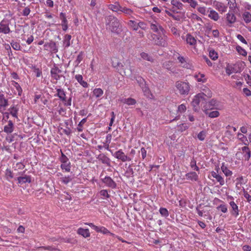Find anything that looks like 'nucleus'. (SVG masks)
I'll return each instance as SVG.
<instances>
[{"instance_id": "1", "label": "nucleus", "mask_w": 251, "mask_h": 251, "mask_svg": "<svg viewBox=\"0 0 251 251\" xmlns=\"http://www.w3.org/2000/svg\"><path fill=\"white\" fill-rule=\"evenodd\" d=\"M105 25L112 32L119 34L122 31V25L120 21L113 15H109L105 18Z\"/></svg>"}, {"instance_id": "2", "label": "nucleus", "mask_w": 251, "mask_h": 251, "mask_svg": "<svg viewBox=\"0 0 251 251\" xmlns=\"http://www.w3.org/2000/svg\"><path fill=\"white\" fill-rule=\"evenodd\" d=\"M112 66L116 68L118 71L123 70L124 73L126 75L130 76L133 73L132 67L130 66V61L126 60L124 63V65L119 62L117 59L112 60Z\"/></svg>"}, {"instance_id": "3", "label": "nucleus", "mask_w": 251, "mask_h": 251, "mask_svg": "<svg viewBox=\"0 0 251 251\" xmlns=\"http://www.w3.org/2000/svg\"><path fill=\"white\" fill-rule=\"evenodd\" d=\"M211 96L212 93L209 90H208L207 95L203 93H199L195 96L191 102V103L194 107H196V106L199 105L200 103L202 104V103H204L205 101V96L209 98L211 97Z\"/></svg>"}, {"instance_id": "4", "label": "nucleus", "mask_w": 251, "mask_h": 251, "mask_svg": "<svg viewBox=\"0 0 251 251\" xmlns=\"http://www.w3.org/2000/svg\"><path fill=\"white\" fill-rule=\"evenodd\" d=\"M12 25V20L3 19L0 22V34H7L11 32L12 30L10 29V26Z\"/></svg>"}, {"instance_id": "5", "label": "nucleus", "mask_w": 251, "mask_h": 251, "mask_svg": "<svg viewBox=\"0 0 251 251\" xmlns=\"http://www.w3.org/2000/svg\"><path fill=\"white\" fill-rule=\"evenodd\" d=\"M176 85L180 94H188L190 90V85L188 83L178 81L176 82Z\"/></svg>"}, {"instance_id": "6", "label": "nucleus", "mask_w": 251, "mask_h": 251, "mask_svg": "<svg viewBox=\"0 0 251 251\" xmlns=\"http://www.w3.org/2000/svg\"><path fill=\"white\" fill-rule=\"evenodd\" d=\"M57 94L55 95L58 97L59 99L62 100L66 106H70L71 105L72 99L70 98L68 100H66V93L63 89L56 88Z\"/></svg>"}, {"instance_id": "7", "label": "nucleus", "mask_w": 251, "mask_h": 251, "mask_svg": "<svg viewBox=\"0 0 251 251\" xmlns=\"http://www.w3.org/2000/svg\"><path fill=\"white\" fill-rule=\"evenodd\" d=\"M112 154L114 157L120 160L122 162L131 161L132 159L131 157L126 155L121 149Z\"/></svg>"}, {"instance_id": "8", "label": "nucleus", "mask_w": 251, "mask_h": 251, "mask_svg": "<svg viewBox=\"0 0 251 251\" xmlns=\"http://www.w3.org/2000/svg\"><path fill=\"white\" fill-rule=\"evenodd\" d=\"M85 225L89 226L93 229H94L97 232H100L103 234H106L108 233H110V234L112 236H114L115 234L110 232V231L105 227L102 226H98L95 225L93 223H85Z\"/></svg>"}, {"instance_id": "9", "label": "nucleus", "mask_w": 251, "mask_h": 251, "mask_svg": "<svg viewBox=\"0 0 251 251\" xmlns=\"http://www.w3.org/2000/svg\"><path fill=\"white\" fill-rule=\"evenodd\" d=\"M62 71L55 65L51 69L50 75L52 78L56 80H59L62 77L65 78V76L62 74Z\"/></svg>"}, {"instance_id": "10", "label": "nucleus", "mask_w": 251, "mask_h": 251, "mask_svg": "<svg viewBox=\"0 0 251 251\" xmlns=\"http://www.w3.org/2000/svg\"><path fill=\"white\" fill-rule=\"evenodd\" d=\"M228 199H230L231 200H233L234 198L232 196H229L228 197ZM229 204L231 208V210H230L231 214L237 217L239 214V209L238 206L233 201H231L229 202Z\"/></svg>"}, {"instance_id": "11", "label": "nucleus", "mask_w": 251, "mask_h": 251, "mask_svg": "<svg viewBox=\"0 0 251 251\" xmlns=\"http://www.w3.org/2000/svg\"><path fill=\"white\" fill-rule=\"evenodd\" d=\"M210 173L211 176L215 178V179H211L210 176H208V177L211 179L213 182H218L221 186H223L225 184V181L224 178L219 174V173H217V172L215 171H212Z\"/></svg>"}, {"instance_id": "12", "label": "nucleus", "mask_w": 251, "mask_h": 251, "mask_svg": "<svg viewBox=\"0 0 251 251\" xmlns=\"http://www.w3.org/2000/svg\"><path fill=\"white\" fill-rule=\"evenodd\" d=\"M8 105V96H5L3 91L0 92V109H5Z\"/></svg>"}, {"instance_id": "13", "label": "nucleus", "mask_w": 251, "mask_h": 251, "mask_svg": "<svg viewBox=\"0 0 251 251\" xmlns=\"http://www.w3.org/2000/svg\"><path fill=\"white\" fill-rule=\"evenodd\" d=\"M209 109L205 110H220L221 108V103L216 100L212 99L209 102Z\"/></svg>"}, {"instance_id": "14", "label": "nucleus", "mask_w": 251, "mask_h": 251, "mask_svg": "<svg viewBox=\"0 0 251 251\" xmlns=\"http://www.w3.org/2000/svg\"><path fill=\"white\" fill-rule=\"evenodd\" d=\"M102 181L109 187L112 188H115L116 187V182L110 176H105L102 179Z\"/></svg>"}, {"instance_id": "15", "label": "nucleus", "mask_w": 251, "mask_h": 251, "mask_svg": "<svg viewBox=\"0 0 251 251\" xmlns=\"http://www.w3.org/2000/svg\"><path fill=\"white\" fill-rule=\"evenodd\" d=\"M97 158L102 163L105 164L108 166L110 165V160L105 154L100 153L98 155Z\"/></svg>"}, {"instance_id": "16", "label": "nucleus", "mask_w": 251, "mask_h": 251, "mask_svg": "<svg viewBox=\"0 0 251 251\" xmlns=\"http://www.w3.org/2000/svg\"><path fill=\"white\" fill-rule=\"evenodd\" d=\"M187 179L191 180V181H197L199 179V176L198 174H197L195 172H191L187 173L185 175Z\"/></svg>"}, {"instance_id": "17", "label": "nucleus", "mask_w": 251, "mask_h": 251, "mask_svg": "<svg viewBox=\"0 0 251 251\" xmlns=\"http://www.w3.org/2000/svg\"><path fill=\"white\" fill-rule=\"evenodd\" d=\"M77 233L84 238H87L90 236V233L88 228L84 229L82 227H79L77 230Z\"/></svg>"}, {"instance_id": "18", "label": "nucleus", "mask_w": 251, "mask_h": 251, "mask_svg": "<svg viewBox=\"0 0 251 251\" xmlns=\"http://www.w3.org/2000/svg\"><path fill=\"white\" fill-rule=\"evenodd\" d=\"M151 28L154 32H156L157 33H159L160 31H161L162 33H163L164 31V29L162 27V26H161L159 24H158L157 23L151 24Z\"/></svg>"}, {"instance_id": "19", "label": "nucleus", "mask_w": 251, "mask_h": 251, "mask_svg": "<svg viewBox=\"0 0 251 251\" xmlns=\"http://www.w3.org/2000/svg\"><path fill=\"white\" fill-rule=\"evenodd\" d=\"M241 150L243 152L244 157L245 158V160L246 161L249 160L251 158V151L248 146H245L241 148Z\"/></svg>"}, {"instance_id": "20", "label": "nucleus", "mask_w": 251, "mask_h": 251, "mask_svg": "<svg viewBox=\"0 0 251 251\" xmlns=\"http://www.w3.org/2000/svg\"><path fill=\"white\" fill-rule=\"evenodd\" d=\"M44 47L50 48V50L54 52H57L58 51L56 43L53 41H51L49 43H46L44 45Z\"/></svg>"}, {"instance_id": "21", "label": "nucleus", "mask_w": 251, "mask_h": 251, "mask_svg": "<svg viewBox=\"0 0 251 251\" xmlns=\"http://www.w3.org/2000/svg\"><path fill=\"white\" fill-rule=\"evenodd\" d=\"M221 169L226 177H230L233 174L232 172L228 169L225 165V163L222 164Z\"/></svg>"}, {"instance_id": "22", "label": "nucleus", "mask_w": 251, "mask_h": 251, "mask_svg": "<svg viewBox=\"0 0 251 251\" xmlns=\"http://www.w3.org/2000/svg\"><path fill=\"white\" fill-rule=\"evenodd\" d=\"M14 125L13 122L9 120L8 124L4 126L3 131L7 133H11L13 131Z\"/></svg>"}, {"instance_id": "23", "label": "nucleus", "mask_w": 251, "mask_h": 251, "mask_svg": "<svg viewBox=\"0 0 251 251\" xmlns=\"http://www.w3.org/2000/svg\"><path fill=\"white\" fill-rule=\"evenodd\" d=\"M108 7L110 10L116 12L120 11L122 7L119 2H116L113 4H109Z\"/></svg>"}, {"instance_id": "24", "label": "nucleus", "mask_w": 251, "mask_h": 251, "mask_svg": "<svg viewBox=\"0 0 251 251\" xmlns=\"http://www.w3.org/2000/svg\"><path fill=\"white\" fill-rule=\"evenodd\" d=\"M17 180L20 184H24L26 182L30 183L31 182V177L28 176H20L17 178Z\"/></svg>"}, {"instance_id": "25", "label": "nucleus", "mask_w": 251, "mask_h": 251, "mask_svg": "<svg viewBox=\"0 0 251 251\" xmlns=\"http://www.w3.org/2000/svg\"><path fill=\"white\" fill-rule=\"evenodd\" d=\"M75 79L83 87L87 88L88 86V84L86 81L83 80V77L80 75H77L75 76Z\"/></svg>"}, {"instance_id": "26", "label": "nucleus", "mask_w": 251, "mask_h": 251, "mask_svg": "<svg viewBox=\"0 0 251 251\" xmlns=\"http://www.w3.org/2000/svg\"><path fill=\"white\" fill-rule=\"evenodd\" d=\"M186 41L187 44L191 46L195 45L196 44V40L190 34H187L186 35Z\"/></svg>"}, {"instance_id": "27", "label": "nucleus", "mask_w": 251, "mask_h": 251, "mask_svg": "<svg viewBox=\"0 0 251 251\" xmlns=\"http://www.w3.org/2000/svg\"><path fill=\"white\" fill-rule=\"evenodd\" d=\"M226 19L228 23L230 24L234 23L236 20V16L232 13H228L226 14Z\"/></svg>"}, {"instance_id": "28", "label": "nucleus", "mask_w": 251, "mask_h": 251, "mask_svg": "<svg viewBox=\"0 0 251 251\" xmlns=\"http://www.w3.org/2000/svg\"><path fill=\"white\" fill-rule=\"evenodd\" d=\"M73 179V177L70 176H64L59 178V181L63 184L67 185L70 183Z\"/></svg>"}, {"instance_id": "29", "label": "nucleus", "mask_w": 251, "mask_h": 251, "mask_svg": "<svg viewBox=\"0 0 251 251\" xmlns=\"http://www.w3.org/2000/svg\"><path fill=\"white\" fill-rule=\"evenodd\" d=\"M155 44L156 45L160 46L162 47H165L167 45V43L161 36H157L156 40H155Z\"/></svg>"}, {"instance_id": "30", "label": "nucleus", "mask_w": 251, "mask_h": 251, "mask_svg": "<svg viewBox=\"0 0 251 251\" xmlns=\"http://www.w3.org/2000/svg\"><path fill=\"white\" fill-rule=\"evenodd\" d=\"M208 17L215 21H218L219 19L218 13L213 10H211L208 14Z\"/></svg>"}, {"instance_id": "31", "label": "nucleus", "mask_w": 251, "mask_h": 251, "mask_svg": "<svg viewBox=\"0 0 251 251\" xmlns=\"http://www.w3.org/2000/svg\"><path fill=\"white\" fill-rule=\"evenodd\" d=\"M171 4L173 5V7L176 8L177 9L179 10H182L183 9V5L180 1H177L176 0H172Z\"/></svg>"}, {"instance_id": "32", "label": "nucleus", "mask_w": 251, "mask_h": 251, "mask_svg": "<svg viewBox=\"0 0 251 251\" xmlns=\"http://www.w3.org/2000/svg\"><path fill=\"white\" fill-rule=\"evenodd\" d=\"M60 167L62 170H64L66 172H70L71 168V163L68 161L66 163H61Z\"/></svg>"}, {"instance_id": "33", "label": "nucleus", "mask_w": 251, "mask_h": 251, "mask_svg": "<svg viewBox=\"0 0 251 251\" xmlns=\"http://www.w3.org/2000/svg\"><path fill=\"white\" fill-rule=\"evenodd\" d=\"M195 77L197 79L198 82L204 83L206 81L207 79L205 77V75L203 74L199 73L195 75Z\"/></svg>"}, {"instance_id": "34", "label": "nucleus", "mask_w": 251, "mask_h": 251, "mask_svg": "<svg viewBox=\"0 0 251 251\" xmlns=\"http://www.w3.org/2000/svg\"><path fill=\"white\" fill-rule=\"evenodd\" d=\"M140 55H141L142 58L144 60H147L151 62H153L154 61V59L152 58V57L146 52H142L140 54Z\"/></svg>"}, {"instance_id": "35", "label": "nucleus", "mask_w": 251, "mask_h": 251, "mask_svg": "<svg viewBox=\"0 0 251 251\" xmlns=\"http://www.w3.org/2000/svg\"><path fill=\"white\" fill-rule=\"evenodd\" d=\"M71 38V35L69 34H67L65 36L63 40V45L65 48H68L70 46V40Z\"/></svg>"}, {"instance_id": "36", "label": "nucleus", "mask_w": 251, "mask_h": 251, "mask_svg": "<svg viewBox=\"0 0 251 251\" xmlns=\"http://www.w3.org/2000/svg\"><path fill=\"white\" fill-rule=\"evenodd\" d=\"M13 166L15 171L23 170L25 167V165L22 162H17L15 164H13Z\"/></svg>"}, {"instance_id": "37", "label": "nucleus", "mask_w": 251, "mask_h": 251, "mask_svg": "<svg viewBox=\"0 0 251 251\" xmlns=\"http://www.w3.org/2000/svg\"><path fill=\"white\" fill-rule=\"evenodd\" d=\"M237 137L240 141L243 142L245 145L248 146L249 142L247 140V138L243 134L238 133L237 134Z\"/></svg>"}, {"instance_id": "38", "label": "nucleus", "mask_w": 251, "mask_h": 251, "mask_svg": "<svg viewBox=\"0 0 251 251\" xmlns=\"http://www.w3.org/2000/svg\"><path fill=\"white\" fill-rule=\"evenodd\" d=\"M190 126L189 124L183 123L177 126V130L183 132L187 130Z\"/></svg>"}, {"instance_id": "39", "label": "nucleus", "mask_w": 251, "mask_h": 251, "mask_svg": "<svg viewBox=\"0 0 251 251\" xmlns=\"http://www.w3.org/2000/svg\"><path fill=\"white\" fill-rule=\"evenodd\" d=\"M103 94V91L100 88H95L93 90V95L97 98L100 97Z\"/></svg>"}, {"instance_id": "40", "label": "nucleus", "mask_w": 251, "mask_h": 251, "mask_svg": "<svg viewBox=\"0 0 251 251\" xmlns=\"http://www.w3.org/2000/svg\"><path fill=\"white\" fill-rule=\"evenodd\" d=\"M215 6L216 9H218L219 11L224 12L226 11V7L222 2H217L215 4Z\"/></svg>"}, {"instance_id": "41", "label": "nucleus", "mask_w": 251, "mask_h": 251, "mask_svg": "<svg viewBox=\"0 0 251 251\" xmlns=\"http://www.w3.org/2000/svg\"><path fill=\"white\" fill-rule=\"evenodd\" d=\"M134 78L136 79L140 87L146 84L145 79L140 76H134Z\"/></svg>"}, {"instance_id": "42", "label": "nucleus", "mask_w": 251, "mask_h": 251, "mask_svg": "<svg viewBox=\"0 0 251 251\" xmlns=\"http://www.w3.org/2000/svg\"><path fill=\"white\" fill-rule=\"evenodd\" d=\"M243 18L246 23H249L251 21V14L249 12H245Z\"/></svg>"}, {"instance_id": "43", "label": "nucleus", "mask_w": 251, "mask_h": 251, "mask_svg": "<svg viewBox=\"0 0 251 251\" xmlns=\"http://www.w3.org/2000/svg\"><path fill=\"white\" fill-rule=\"evenodd\" d=\"M60 198L63 201L67 200L71 201L72 200V196L66 192H64V194H61L60 195Z\"/></svg>"}, {"instance_id": "44", "label": "nucleus", "mask_w": 251, "mask_h": 251, "mask_svg": "<svg viewBox=\"0 0 251 251\" xmlns=\"http://www.w3.org/2000/svg\"><path fill=\"white\" fill-rule=\"evenodd\" d=\"M205 114L210 118H216L219 116L218 111H212L209 112V111H205Z\"/></svg>"}, {"instance_id": "45", "label": "nucleus", "mask_w": 251, "mask_h": 251, "mask_svg": "<svg viewBox=\"0 0 251 251\" xmlns=\"http://www.w3.org/2000/svg\"><path fill=\"white\" fill-rule=\"evenodd\" d=\"M181 1L184 3H188L190 6L195 8L198 5V2L195 0H181Z\"/></svg>"}, {"instance_id": "46", "label": "nucleus", "mask_w": 251, "mask_h": 251, "mask_svg": "<svg viewBox=\"0 0 251 251\" xmlns=\"http://www.w3.org/2000/svg\"><path fill=\"white\" fill-rule=\"evenodd\" d=\"M128 25L134 30H137L138 29L137 23L134 21L130 20L128 22Z\"/></svg>"}, {"instance_id": "47", "label": "nucleus", "mask_w": 251, "mask_h": 251, "mask_svg": "<svg viewBox=\"0 0 251 251\" xmlns=\"http://www.w3.org/2000/svg\"><path fill=\"white\" fill-rule=\"evenodd\" d=\"M5 177L7 180H10L11 179L13 178V172L11 170L7 169L5 173Z\"/></svg>"}, {"instance_id": "48", "label": "nucleus", "mask_w": 251, "mask_h": 251, "mask_svg": "<svg viewBox=\"0 0 251 251\" xmlns=\"http://www.w3.org/2000/svg\"><path fill=\"white\" fill-rule=\"evenodd\" d=\"M226 71L228 75H230L232 73H236L237 71H236L234 67L232 66H227L226 68Z\"/></svg>"}, {"instance_id": "49", "label": "nucleus", "mask_w": 251, "mask_h": 251, "mask_svg": "<svg viewBox=\"0 0 251 251\" xmlns=\"http://www.w3.org/2000/svg\"><path fill=\"white\" fill-rule=\"evenodd\" d=\"M190 167H191V168L192 169H193L194 170H195L196 171H199L200 170V169L197 166V164H196V161L193 158L191 162H190Z\"/></svg>"}, {"instance_id": "50", "label": "nucleus", "mask_w": 251, "mask_h": 251, "mask_svg": "<svg viewBox=\"0 0 251 251\" xmlns=\"http://www.w3.org/2000/svg\"><path fill=\"white\" fill-rule=\"evenodd\" d=\"M159 212H160V214L161 215V216L165 217H167L169 215L168 210L165 208H163V207L160 208Z\"/></svg>"}, {"instance_id": "51", "label": "nucleus", "mask_w": 251, "mask_h": 251, "mask_svg": "<svg viewBox=\"0 0 251 251\" xmlns=\"http://www.w3.org/2000/svg\"><path fill=\"white\" fill-rule=\"evenodd\" d=\"M141 88L142 89V91L144 92L145 95L149 96L151 94V91L149 87L147 86V84H146L143 86L141 87Z\"/></svg>"}, {"instance_id": "52", "label": "nucleus", "mask_w": 251, "mask_h": 251, "mask_svg": "<svg viewBox=\"0 0 251 251\" xmlns=\"http://www.w3.org/2000/svg\"><path fill=\"white\" fill-rule=\"evenodd\" d=\"M120 11L128 15H131L133 14V11L131 9L126 7H122Z\"/></svg>"}, {"instance_id": "53", "label": "nucleus", "mask_w": 251, "mask_h": 251, "mask_svg": "<svg viewBox=\"0 0 251 251\" xmlns=\"http://www.w3.org/2000/svg\"><path fill=\"white\" fill-rule=\"evenodd\" d=\"M173 65V62L171 61H165L163 64V67L170 70Z\"/></svg>"}, {"instance_id": "54", "label": "nucleus", "mask_w": 251, "mask_h": 251, "mask_svg": "<svg viewBox=\"0 0 251 251\" xmlns=\"http://www.w3.org/2000/svg\"><path fill=\"white\" fill-rule=\"evenodd\" d=\"M236 50L238 52V53H239L243 56H246L247 55V51L239 46H237L236 47Z\"/></svg>"}, {"instance_id": "55", "label": "nucleus", "mask_w": 251, "mask_h": 251, "mask_svg": "<svg viewBox=\"0 0 251 251\" xmlns=\"http://www.w3.org/2000/svg\"><path fill=\"white\" fill-rule=\"evenodd\" d=\"M40 248L44 250H48L49 251H59V250L58 249L55 248V247H54L53 246H43V247H40Z\"/></svg>"}, {"instance_id": "56", "label": "nucleus", "mask_w": 251, "mask_h": 251, "mask_svg": "<svg viewBox=\"0 0 251 251\" xmlns=\"http://www.w3.org/2000/svg\"><path fill=\"white\" fill-rule=\"evenodd\" d=\"M124 102L128 105H134L136 103L135 100L132 98H128L124 100Z\"/></svg>"}, {"instance_id": "57", "label": "nucleus", "mask_w": 251, "mask_h": 251, "mask_svg": "<svg viewBox=\"0 0 251 251\" xmlns=\"http://www.w3.org/2000/svg\"><path fill=\"white\" fill-rule=\"evenodd\" d=\"M228 4L230 9H235L237 7V3L235 0H229Z\"/></svg>"}, {"instance_id": "58", "label": "nucleus", "mask_w": 251, "mask_h": 251, "mask_svg": "<svg viewBox=\"0 0 251 251\" xmlns=\"http://www.w3.org/2000/svg\"><path fill=\"white\" fill-rule=\"evenodd\" d=\"M209 55L212 60H215L218 58V54L214 50L209 51Z\"/></svg>"}, {"instance_id": "59", "label": "nucleus", "mask_w": 251, "mask_h": 251, "mask_svg": "<svg viewBox=\"0 0 251 251\" xmlns=\"http://www.w3.org/2000/svg\"><path fill=\"white\" fill-rule=\"evenodd\" d=\"M11 45L13 49L16 50H20L21 46L19 43L12 41L11 43Z\"/></svg>"}, {"instance_id": "60", "label": "nucleus", "mask_w": 251, "mask_h": 251, "mask_svg": "<svg viewBox=\"0 0 251 251\" xmlns=\"http://www.w3.org/2000/svg\"><path fill=\"white\" fill-rule=\"evenodd\" d=\"M100 196L103 197V199H108L110 197V195L108 194V192L106 190H101L100 192Z\"/></svg>"}, {"instance_id": "61", "label": "nucleus", "mask_w": 251, "mask_h": 251, "mask_svg": "<svg viewBox=\"0 0 251 251\" xmlns=\"http://www.w3.org/2000/svg\"><path fill=\"white\" fill-rule=\"evenodd\" d=\"M30 12V8L29 6L25 7L22 13L24 16H27Z\"/></svg>"}, {"instance_id": "62", "label": "nucleus", "mask_w": 251, "mask_h": 251, "mask_svg": "<svg viewBox=\"0 0 251 251\" xmlns=\"http://www.w3.org/2000/svg\"><path fill=\"white\" fill-rule=\"evenodd\" d=\"M198 11L203 15H205L208 13V10H206L205 7H199L198 8Z\"/></svg>"}, {"instance_id": "63", "label": "nucleus", "mask_w": 251, "mask_h": 251, "mask_svg": "<svg viewBox=\"0 0 251 251\" xmlns=\"http://www.w3.org/2000/svg\"><path fill=\"white\" fill-rule=\"evenodd\" d=\"M217 209H220L223 213H226L227 212V208L226 204H220Z\"/></svg>"}, {"instance_id": "64", "label": "nucleus", "mask_w": 251, "mask_h": 251, "mask_svg": "<svg viewBox=\"0 0 251 251\" xmlns=\"http://www.w3.org/2000/svg\"><path fill=\"white\" fill-rule=\"evenodd\" d=\"M205 136L206 132L204 131H201L198 135V138L201 141H203Z\"/></svg>"}]
</instances>
